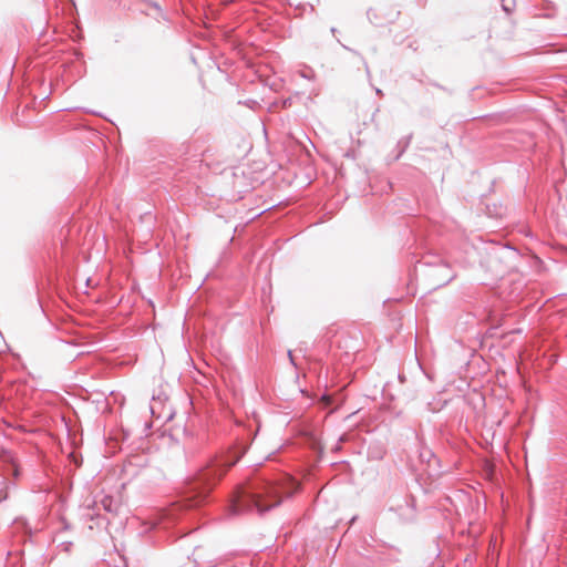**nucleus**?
<instances>
[{
	"mask_svg": "<svg viewBox=\"0 0 567 567\" xmlns=\"http://www.w3.org/2000/svg\"><path fill=\"white\" fill-rule=\"evenodd\" d=\"M282 488L277 482L256 477L245 486L238 487L229 505V514L256 511L264 514L278 506L282 499Z\"/></svg>",
	"mask_w": 567,
	"mask_h": 567,
	"instance_id": "1",
	"label": "nucleus"
},
{
	"mask_svg": "<svg viewBox=\"0 0 567 567\" xmlns=\"http://www.w3.org/2000/svg\"><path fill=\"white\" fill-rule=\"evenodd\" d=\"M235 462H226L223 460H213L208 465L199 471L195 478L196 488L203 487L199 492L200 499L194 502V506L198 505L205 497L210 487L219 480L226 471L233 466Z\"/></svg>",
	"mask_w": 567,
	"mask_h": 567,
	"instance_id": "2",
	"label": "nucleus"
},
{
	"mask_svg": "<svg viewBox=\"0 0 567 567\" xmlns=\"http://www.w3.org/2000/svg\"><path fill=\"white\" fill-rule=\"evenodd\" d=\"M400 12L394 9H388L384 6H379L368 11L369 20L375 25H384L393 22Z\"/></svg>",
	"mask_w": 567,
	"mask_h": 567,
	"instance_id": "3",
	"label": "nucleus"
},
{
	"mask_svg": "<svg viewBox=\"0 0 567 567\" xmlns=\"http://www.w3.org/2000/svg\"><path fill=\"white\" fill-rule=\"evenodd\" d=\"M102 507L109 513H116L118 511L120 504L112 496H104L101 499Z\"/></svg>",
	"mask_w": 567,
	"mask_h": 567,
	"instance_id": "4",
	"label": "nucleus"
},
{
	"mask_svg": "<svg viewBox=\"0 0 567 567\" xmlns=\"http://www.w3.org/2000/svg\"><path fill=\"white\" fill-rule=\"evenodd\" d=\"M288 355L290 358L291 363L296 364L291 351L288 352Z\"/></svg>",
	"mask_w": 567,
	"mask_h": 567,
	"instance_id": "5",
	"label": "nucleus"
},
{
	"mask_svg": "<svg viewBox=\"0 0 567 567\" xmlns=\"http://www.w3.org/2000/svg\"><path fill=\"white\" fill-rule=\"evenodd\" d=\"M377 94L381 95L382 94V91L380 89H377Z\"/></svg>",
	"mask_w": 567,
	"mask_h": 567,
	"instance_id": "6",
	"label": "nucleus"
}]
</instances>
